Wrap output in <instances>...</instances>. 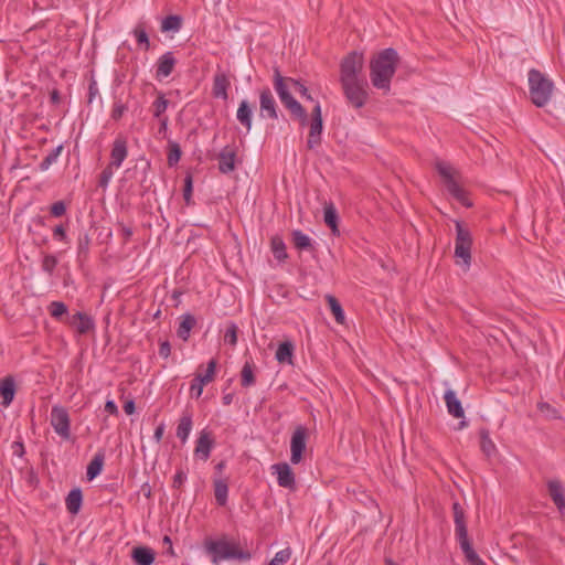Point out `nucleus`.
I'll return each mask as SVG.
<instances>
[{"instance_id":"34","label":"nucleus","mask_w":565,"mask_h":565,"mask_svg":"<svg viewBox=\"0 0 565 565\" xmlns=\"http://www.w3.org/2000/svg\"><path fill=\"white\" fill-rule=\"evenodd\" d=\"M169 106V100L166 98L164 94L159 92L157 95L156 100L151 105V110L153 114V117L157 119H161L164 116V113Z\"/></svg>"},{"instance_id":"64","label":"nucleus","mask_w":565,"mask_h":565,"mask_svg":"<svg viewBox=\"0 0 565 565\" xmlns=\"http://www.w3.org/2000/svg\"><path fill=\"white\" fill-rule=\"evenodd\" d=\"M124 411L127 415H131L135 412V403L134 401H128L124 405Z\"/></svg>"},{"instance_id":"53","label":"nucleus","mask_w":565,"mask_h":565,"mask_svg":"<svg viewBox=\"0 0 565 565\" xmlns=\"http://www.w3.org/2000/svg\"><path fill=\"white\" fill-rule=\"evenodd\" d=\"M215 371H216V360H215V359H212V360H210V362L207 363V366H206L205 373H204V374H202V379H204V380H205V382L211 383V382L214 380Z\"/></svg>"},{"instance_id":"48","label":"nucleus","mask_w":565,"mask_h":565,"mask_svg":"<svg viewBox=\"0 0 565 565\" xmlns=\"http://www.w3.org/2000/svg\"><path fill=\"white\" fill-rule=\"evenodd\" d=\"M57 265V258L54 255H45L42 260L43 271L52 275Z\"/></svg>"},{"instance_id":"60","label":"nucleus","mask_w":565,"mask_h":565,"mask_svg":"<svg viewBox=\"0 0 565 565\" xmlns=\"http://www.w3.org/2000/svg\"><path fill=\"white\" fill-rule=\"evenodd\" d=\"M53 236L54 238H58L61 241H64L66 238V232L63 225H57L53 230Z\"/></svg>"},{"instance_id":"12","label":"nucleus","mask_w":565,"mask_h":565,"mask_svg":"<svg viewBox=\"0 0 565 565\" xmlns=\"http://www.w3.org/2000/svg\"><path fill=\"white\" fill-rule=\"evenodd\" d=\"M259 115L263 118L278 119L277 104L268 87L259 93Z\"/></svg>"},{"instance_id":"10","label":"nucleus","mask_w":565,"mask_h":565,"mask_svg":"<svg viewBox=\"0 0 565 565\" xmlns=\"http://www.w3.org/2000/svg\"><path fill=\"white\" fill-rule=\"evenodd\" d=\"M323 129L321 106L316 104L311 111V122L309 127V135L307 139L308 149H315L321 143V134Z\"/></svg>"},{"instance_id":"43","label":"nucleus","mask_w":565,"mask_h":565,"mask_svg":"<svg viewBox=\"0 0 565 565\" xmlns=\"http://www.w3.org/2000/svg\"><path fill=\"white\" fill-rule=\"evenodd\" d=\"M181 154H182V151H181L179 143H177L174 141H170L168 158H167L168 166L169 167L175 166L180 161Z\"/></svg>"},{"instance_id":"31","label":"nucleus","mask_w":565,"mask_h":565,"mask_svg":"<svg viewBox=\"0 0 565 565\" xmlns=\"http://www.w3.org/2000/svg\"><path fill=\"white\" fill-rule=\"evenodd\" d=\"M192 425H193V422H192V416L190 414H184L180 420H179V424H178V427H177V437L184 444L188 438H189V435L191 433V429H192Z\"/></svg>"},{"instance_id":"29","label":"nucleus","mask_w":565,"mask_h":565,"mask_svg":"<svg viewBox=\"0 0 565 565\" xmlns=\"http://www.w3.org/2000/svg\"><path fill=\"white\" fill-rule=\"evenodd\" d=\"M83 501V494L81 489L75 488L70 491V493L66 497L65 504L66 509L71 514H77Z\"/></svg>"},{"instance_id":"59","label":"nucleus","mask_w":565,"mask_h":565,"mask_svg":"<svg viewBox=\"0 0 565 565\" xmlns=\"http://www.w3.org/2000/svg\"><path fill=\"white\" fill-rule=\"evenodd\" d=\"M97 94H98L97 83L95 81H92L88 86V103H92Z\"/></svg>"},{"instance_id":"38","label":"nucleus","mask_w":565,"mask_h":565,"mask_svg":"<svg viewBox=\"0 0 565 565\" xmlns=\"http://www.w3.org/2000/svg\"><path fill=\"white\" fill-rule=\"evenodd\" d=\"M206 384H209V382H205V380L202 379V373L198 371L195 373L194 379L191 382V386H190V395H191V397H194L196 399L200 398V396L203 393V387Z\"/></svg>"},{"instance_id":"44","label":"nucleus","mask_w":565,"mask_h":565,"mask_svg":"<svg viewBox=\"0 0 565 565\" xmlns=\"http://www.w3.org/2000/svg\"><path fill=\"white\" fill-rule=\"evenodd\" d=\"M134 35L138 44L143 45V49L148 51L150 47V42L146 28L142 23L136 25V28L134 29Z\"/></svg>"},{"instance_id":"55","label":"nucleus","mask_w":565,"mask_h":565,"mask_svg":"<svg viewBox=\"0 0 565 565\" xmlns=\"http://www.w3.org/2000/svg\"><path fill=\"white\" fill-rule=\"evenodd\" d=\"M126 110H127L126 105H124L121 103H115L113 106V109H111V118L114 120L120 119Z\"/></svg>"},{"instance_id":"25","label":"nucleus","mask_w":565,"mask_h":565,"mask_svg":"<svg viewBox=\"0 0 565 565\" xmlns=\"http://www.w3.org/2000/svg\"><path fill=\"white\" fill-rule=\"evenodd\" d=\"M131 557L137 565H151L156 554L150 547L138 546L132 550Z\"/></svg>"},{"instance_id":"11","label":"nucleus","mask_w":565,"mask_h":565,"mask_svg":"<svg viewBox=\"0 0 565 565\" xmlns=\"http://www.w3.org/2000/svg\"><path fill=\"white\" fill-rule=\"evenodd\" d=\"M307 441V428L298 426L291 436L290 440V461L294 465L299 463L302 460V454L306 450Z\"/></svg>"},{"instance_id":"35","label":"nucleus","mask_w":565,"mask_h":565,"mask_svg":"<svg viewBox=\"0 0 565 565\" xmlns=\"http://www.w3.org/2000/svg\"><path fill=\"white\" fill-rule=\"evenodd\" d=\"M256 382L254 375V364L249 361H246L241 371V384L243 387H249L254 385Z\"/></svg>"},{"instance_id":"9","label":"nucleus","mask_w":565,"mask_h":565,"mask_svg":"<svg viewBox=\"0 0 565 565\" xmlns=\"http://www.w3.org/2000/svg\"><path fill=\"white\" fill-rule=\"evenodd\" d=\"M51 425L55 433L64 440L71 438V419L67 409L55 405L51 409Z\"/></svg>"},{"instance_id":"37","label":"nucleus","mask_w":565,"mask_h":565,"mask_svg":"<svg viewBox=\"0 0 565 565\" xmlns=\"http://www.w3.org/2000/svg\"><path fill=\"white\" fill-rule=\"evenodd\" d=\"M291 239L295 247L298 249H309L312 247L311 238L299 230L292 231Z\"/></svg>"},{"instance_id":"57","label":"nucleus","mask_w":565,"mask_h":565,"mask_svg":"<svg viewBox=\"0 0 565 565\" xmlns=\"http://www.w3.org/2000/svg\"><path fill=\"white\" fill-rule=\"evenodd\" d=\"M185 480H186V475L182 470L177 471V473L174 475V478H173V487L181 488V486L184 483Z\"/></svg>"},{"instance_id":"46","label":"nucleus","mask_w":565,"mask_h":565,"mask_svg":"<svg viewBox=\"0 0 565 565\" xmlns=\"http://www.w3.org/2000/svg\"><path fill=\"white\" fill-rule=\"evenodd\" d=\"M290 556L291 550L289 547L284 548L275 554L274 558L269 562L268 565H282L290 559Z\"/></svg>"},{"instance_id":"19","label":"nucleus","mask_w":565,"mask_h":565,"mask_svg":"<svg viewBox=\"0 0 565 565\" xmlns=\"http://www.w3.org/2000/svg\"><path fill=\"white\" fill-rule=\"evenodd\" d=\"M177 60L172 52H166L157 62L156 76L157 78H166L173 72Z\"/></svg>"},{"instance_id":"50","label":"nucleus","mask_w":565,"mask_h":565,"mask_svg":"<svg viewBox=\"0 0 565 565\" xmlns=\"http://www.w3.org/2000/svg\"><path fill=\"white\" fill-rule=\"evenodd\" d=\"M537 408L547 418H557L558 417L557 411L553 406H551L548 403L540 402L537 404Z\"/></svg>"},{"instance_id":"41","label":"nucleus","mask_w":565,"mask_h":565,"mask_svg":"<svg viewBox=\"0 0 565 565\" xmlns=\"http://www.w3.org/2000/svg\"><path fill=\"white\" fill-rule=\"evenodd\" d=\"M63 151V145L57 146L54 148L39 164V169L41 171H46L53 163L56 162L57 158Z\"/></svg>"},{"instance_id":"40","label":"nucleus","mask_w":565,"mask_h":565,"mask_svg":"<svg viewBox=\"0 0 565 565\" xmlns=\"http://www.w3.org/2000/svg\"><path fill=\"white\" fill-rule=\"evenodd\" d=\"M480 446L481 450L489 457L495 451V445L490 438L489 430H480Z\"/></svg>"},{"instance_id":"61","label":"nucleus","mask_w":565,"mask_h":565,"mask_svg":"<svg viewBox=\"0 0 565 565\" xmlns=\"http://www.w3.org/2000/svg\"><path fill=\"white\" fill-rule=\"evenodd\" d=\"M163 433H164V424L161 423L160 425L157 426V428L154 429V434H153V438L157 443L161 441Z\"/></svg>"},{"instance_id":"52","label":"nucleus","mask_w":565,"mask_h":565,"mask_svg":"<svg viewBox=\"0 0 565 565\" xmlns=\"http://www.w3.org/2000/svg\"><path fill=\"white\" fill-rule=\"evenodd\" d=\"M50 213L54 217H61L66 213V205L63 201L54 202L50 207Z\"/></svg>"},{"instance_id":"15","label":"nucleus","mask_w":565,"mask_h":565,"mask_svg":"<svg viewBox=\"0 0 565 565\" xmlns=\"http://www.w3.org/2000/svg\"><path fill=\"white\" fill-rule=\"evenodd\" d=\"M213 445H214V440L211 436V433L203 429L200 433V436L196 440L194 455L196 457L201 458L202 460L206 461L210 458Z\"/></svg>"},{"instance_id":"54","label":"nucleus","mask_w":565,"mask_h":565,"mask_svg":"<svg viewBox=\"0 0 565 565\" xmlns=\"http://www.w3.org/2000/svg\"><path fill=\"white\" fill-rule=\"evenodd\" d=\"M294 89L299 93L303 98H306L307 100H313L312 96L310 95L308 88L302 84L300 83L299 81L295 79V83H294Z\"/></svg>"},{"instance_id":"49","label":"nucleus","mask_w":565,"mask_h":565,"mask_svg":"<svg viewBox=\"0 0 565 565\" xmlns=\"http://www.w3.org/2000/svg\"><path fill=\"white\" fill-rule=\"evenodd\" d=\"M111 166H107L99 174L98 184L100 188L105 189L107 188L109 181L113 178L114 171Z\"/></svg>"},{"instance_id":"23","label":"nucleus","mask_w":565,"mask_h":565,"mask_svg":"<svg viewBox=\"0 0 565 565\" xmlns=\"http://www.w3.org/2000/svg\"><path fill=\"white\" fill-rule=\"evenodd\" d=\"M14 394H15V383H14L13 377L7 376V377L2 379L0 381V397L2 398L1 404L4 407H8L12 403V401L14 398Z\"/></svg>"},{"instance_id":"26","label":"nucleus","mask_w":565,"mask_h":565,"mask_svg":"<svg viewBox=\"0 0 565 565\" xmlns=\"http://www.w3.org/2000/svg\"><path fill=\"white\" fill-rule=\"evenodd\" d=\"M460 548L465 554L466 562L469 565H487L473 550L469 537L458 540Z\"/></svg>"},{"instance_id":"14","label":"nucleus","mask_w":565,"mask_h":565,"mask_svg":"<svg viewBox=\"0 0 565 565\" xmlns=\"http://www.w3.org/2000/svg\"><path fill=\"white\" fill-rule=\"evenodd\" d=\"M273 469L277 473V482L280 487L294 490L296 487L295 473L286 462L276 463Z\"/></svg>"},{"instance_id":"21","label":"nucleus","mask_w":565,"mask_h":565,"mask_svg":"<svg viewBox=\"0 0 565 565\" xmlns=\"http://www.w3.org/2000/svg\"><path fill=\"white\" fill-rule=\"evenodd\" d=\"M70 323L76 328L79 334H86L95 327L93 318L85 312H76L73 315Z\"/></svg>"},{"instance_id":"33","label":"nucleus","mask_w":565,"mask_h":565,"mask_svg":"<svg viewBox=\"0 0 565 565\" xmlns=\"http://www.w3.org/2000/svg\"><path fill=\"white\" fill-rule=\"evenodd\" d=\"M104 460L105 456L102 452L96 454L94 458L90 460L86 470V477L89 481L100 473L104 466Z\"/></svg>"},{"instance_id":"13","label":"nucleus","mask_w":565,"mask_h":565,"mask_svg":"<svg viewBox=\"0 0 565 565\" xmlns=\"http://www.w3.org/2000/svg\"><path fill=\"white\" fill-rule=\"evenodd\" d=\"M218 170L228 174L235 170L236 148L234 146H225L217 156Z\"/></svg>"},{"instance_id":"62","label":"nucleus","mask_w":565,"mask_h":565,"mask_svg":"<svg viewBox=\"0 0 565 565\" xmlns=\"http://www.w3.org/2000/svg\"><path fill=\"white\" fill-rule=\"evenodd\" d=\"M105 411L109 414H117L118 408L114 401H107L105 403Z\"/></svg>"},{"instance_id":"51","label":"nucleus","mask_w":565,"mask_h":565,"mask_svg":"<svg viewBox=\"0 0 565 565\" xmlns=\"http://www.w3.org/2000/svg\"><path fill=\"white\" fill-rule=\"evenodd\" d=\"M193 191L192 175L188 174L184 178L183 198L186 204H190Z\"/></svg>"},{"instance_id":"20","label":"nucleus","mask_w":565,"mask_h":565,"mask_svg":"<svg viewBox=\"0 0 565 565\" xmlns=\"http://www.w3.org/2000/svg\"><path fill=\"white\" fill-rule=\"evenodd\" d=\"M548 494L557 507L558 511L565 514V498L563 494V486L558 480H550L547 482Z\"/></svg>"},{"instance_id":"45","label":"nucleus","mask_w":565,"mask_h":565,"mask_svg":"<svg viewBox=\"0 0 565 565\" xmlns=\"http://www.w3.org/2000/svg\"><path fill=\"white\" fill-rule=\"evenodd\" d=\"M50 313L54 319H60L67 313V307L62 301H52L49 307Z\"/></svg>"},{"instance_id":"8","label":"nucleus","mask_w":565,"mask_h":565,"mask_svg":"<svg viewBox=\"0 0 565 565\" xmlns=\"http://www.w3.org/2000/svg\"><path fill=\"white\" fill-rule=\"evenodd\" d=\"M343 94L348 102L356 109L362 108L369 98L367 83L364 79L341 82Z\"/></svg>"},{"instance_id":"32","label":"nucleus","mask_w":565,"mask_h":565,"mask_svg":"<svg viewBox=\"0 0 565 565\" xmlns=\"http://www.w3.org/2000/svg\"><path fill=\"white\" fill-rule=\"evenodd\" d=\"M294 344L290 341H285L279 344L276 351V360L279 363L292 364Z\"/></svg>"},{"instance_id":"2","label":"nucleus","mask_w":565,"mask_h":565,"mask_svg":"<svg viewBox=\"0 0 565 565\" xmlns=\"http://www.w3.org/2000/svg\"><path fill=\"white\" fill-rule=\"evenodd\" d=\"M294 78L282 76L278 68L274 70L273 84L281 104L289 110L290 115L300 122L301 126H306L308 124L307 111L290 93V89L294 88Z\"/></svg>"},{"instance_id":"42","label":"nucleus","mask_w":565,"mask_h":565,"mask_svg":"<svg viewBox=\"0 0 565 565\" xmlns=\"http://www.w3.org/2000/svg\"><path fill=\"white\" fill-rule=\"evenodd\" d=\"M271 250L276 259L285 260L287 258L286 245L280 237L271 238Z\"/></svg>"},{"instance_id":"6","label":"nucleus","mask_w":565,"mask_h":565,"mask_svg":"<svg viewBox=\"0 0 565 565\" xmlns=\"http://www.w3.org/2000/svg\"><path fill=\"white\" fill-rule=\"evenodd\" d=\"M472 235L461 222L456 221L455 257L457 265L468 270L471 265Z\"/></svg>"},{"instance_id":"5","label":"nucleus","mask_w":565,"mask_h":565,"mask_svg":"<svg viewBox=\"0 0 565 565\" xmlns=\"http://www.w3.org/2000/svg\"><path fill=\"white\" fill-rule=\"evenodd\" d=\"M436 169L439 175L443 178L444 183L448 192L462 205L471 206V202L468 200L467 191L460 185L458 181L459 173L449 164L443 161L436 163Z\"/></svg>"},{"instance_id":"1","label":"nucleus","mask_w":565,"mask_h":565,"mask_svg":"<svg viewBox=\"0 0 565 565\" xmlns=\"http://www.w3.org/2000/svg\"><path fill=\"white\" fill-rule=\"evenodd\" d=\"M399 55L393 47H387L375 54L370 61V78L377 89L388 92L391 81L396 72Z\"/></svg>"},{"instance_id":"30","label":"nucleus","mask_w":565,"mask_h":565,"mask_svg":"<svg viewBox=\"0 0 565 565\" xmlns=\"http://www.w3.org/2000/svg\"><path fill=\"white\" fill-rule=\"evenodd\" d=\"M252 115L253 111L248 102L242 100L236 113V118L246 128L247 132L252 129Z\"/></svg>"},{"instance_id":"47","label":"nucleus","mask_w":565,"mask_h":565,"mask_svg":"<svg viewBox=\"0 0 565 565\" xmlns=\"http://www.w3.org/2000/svg\"><path fill=\"white\" fill-rule=\"evenodd\" d=\"M237 332H238L237 326L234 322H231L227 326V329L225 331L224 341L226 343L231 344L232 347L236 345V343H237Z\"/></svg>"},{"instance_id":"16","label":"nucleus","mask_w":565,"mask_h":565,"mask_svg":"<svg viewBox=\"0 0 565 565\" xmlns=\"http://www.w3.org/2000/svg\"><path fill=\"white\" fill-rule=\"evenodd\" d=\"M128 156L127 141L124 138H116L113 142L110 162L108 166L118 169Z\"/></svg>"},{"instance_id":"36","label":"nucleus","mask_w":565,"mask_h":565,"mask_svg":"<svg viewBox=\"0 0 565 565\" xmlns=\"http://www.w3.org/2000/svg\"><path fill=\"white\" fill-rule=\"evenodd\" d=\"M182 26V18L177 14L166 17L161 22L162 32H178Z\"/></svg>"},{"instance_id":"28","label":"nucleus","mask_w":565,"mask_h":565,"mask_svg":"<svg viewBox=\"0 0 565 565\" xmlns=\"http://www.w3.org/2000/svg\"><path fill=\"white\" fill-rule=\"evenodd\" d=\"M196 324V320L194 316L191 313H185L181 316V322L179 324V328L177 330V334L180 339L183 341H186L190 337V332L193 329V327Z\"/></svg>"},{"instance_id":"63","label":"nucleus","mask_w":565,"mask_h":565,"mask_svg":"<svg viewBox=\"0 0 565 565\" xmlns=\"http://www.w3.org/2000/svg\"><path fill=\"white\" fill-rule=\"evenodd\" d=\"M162 542L167 547V553H169L170 555H173L174 552H173L172 541H171L170 536L164 535Z\"/></svg>"},{"instance_id":"58","label":"nucleus","mask_w":565,"mask_h":565,"mask_svg":"<svg viewBox=\"0 0 565 565\" xmlns=\"http://www.w3.org/2000/svg\"><path fill=\"white\" fill-rule=\"evenodd\" d=\"M11 448L14 456L22 457L24 455V445L22 441H14Z\"/></svg>"},{"instance_id":"7","label":"nucleus","mask_w":565,"mask_h":565,"mask_svg":"<svg viewBox=\"0 0 565 565\" xmlns=\"http://www.w3.org/2000/svg\"><path fill=\"white\" fill-rule=\"evenodd\" d=\"M364 65L362 53L353 51L349 53L340 64V83L349 81L364 79L360 76Z\"/></svg>"},{"instance_id":"3","label":"nucleus","mask_w":565,"mask_h":565,"mask_svg":"<svg viewBox=\"0 0 565 565\" xmlns=\"http://www.w3.org/2000/svg\"><path fill=\"white\" fill-rule=\"evenodd\" d=\"M204 547L214 564L225 559L246 562L252 558V554L248 551L242 550L237 543L226 540H207Z\"/></svg>"},{"instance_id":"17","label":"nucleus","mask_w":565,"mask_h":565,"mask_svg":"<svg viewBox=\"0 0 565 565\" xmlns=\"http://www.w3.org/2000/svg\"><path fill=\"white\" fill-rule=\"evenodd\" d=\"M231 86V81L227 74L223 72L215 73L213 77L212 95L215 98L227 100V90Z\"/></svg>"},{"instance_id":"24","label":"nucleus","mask_w":565,"mask_h":565,"mask_svg":"<svg viewBox=\"0 0 565 565\" xmlns=\"http://www.w3.org/2000/svg\"><path fill=\"white\" fill-rule=\"evenodd\" d=\"M214 497L215 501L220 507H224L227 503L228 494V481L227 478L221 476L215 477L213 480Z\"/></svg>"},{"instance_id":"27","label":"nucleus","mask_w":565,"mask_h":565,"mask_svg":"<svg viewBox=\"0 0 565 565\" xmlns=\"http://www.w3.org/2000/svg\"><path fill=\"white\" fill-rule=\"evenodd\" d=\"M323 212H324V216H323L324 223L327 224L328 227L331 228V231L334 235H339V228H338L339 216H338V212H337L334 204L332 202L326 203L324 207H323Z\"/></svg>"},{"instance_id":"39","label":"nucleus","mask_w":565,"mask_h":565,"mask_svg":"<svg viewBox=\"0 0 565 565\" xmlns=\"http://www.w3.org/2000/svg\"><path fill=\"white\" fill-rule=\"evenodd\" d=\"M327 301L329 303V307H330V310L332 312V315L334 316V319L338 323H343L344 322V312H343V309L341 307V303L338 301V299L331 295H327Z\"/></svg>"},{"instance_id":"56","label":"nucleus","mask_w":565,"mask_h":565,"mask_svg":"<svg viewBox=\"0 0 565 565\" xmlns=\"http://www.w3.org/2000/svg\"><path fill=\"white\" fill-rule=\"evenodd\" d=\"M171 354V345L168 341H163L159 347V355L163 359L169 358Z\"/></svg>"},{"instance_id":"22","label":"nucleus","mask_w":565,"mask_h":565,"mask_svg":"<svg viewBox=\"0 0 565 565\" xmlns=\"http://www.w3.org/2000/svg\"><path fill=\"white\" fill-rule=\"evenodd\" d=\"M446 407L448 413L456 417L462 418L465 415L461 402L457 398L456 393L452 390H447L444 395Z\"/></svg>"},{"instance_id":"4","label":"nucleus","mask_w":565,"mask_h":565,"mask_svg":"<svg viewBox=\"0 0 565 565\" xmlns=\"http://www.w3.org/2000/svg\"><path fill=\"white\" fill-rule=\"evenodd\" d=\"M554 84L539 70L529 72V90L532 103L536 107H544L551 99Z\"/></svg>"},{"instance_id":"18","label":"nucleus","mask_w":565,"mask_h":565,"mask_svg":"<svg viewBox=\"0 0 565 565\" xmlns=\"http://www.w3.org/2000/svg\"><path fill=\"white\" fill-rule=\"evenodd\" d=\"M452 512H454V521H455V534H456L457 540L469 537L467 525H466L465 511L458 502L452 503Z\"/></svg>"}]
</instances>
